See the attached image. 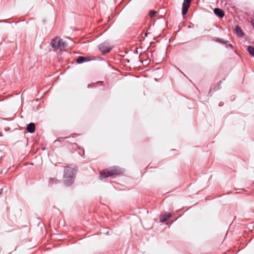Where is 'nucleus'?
Instances as JSON below:
<instances>
[{"instance_id": "obj_1", "label": "nucleus", "mask_w": 254, "mask_h": 254, "mask_svg": "<svg viewBox=\"0 0 254 254\" xmlns=\"http://www.w3.org/2000/svg\"><path fill=\"white\" fill-rule=\"evenodd\" d=\"M51 45L55 50L65 51L67 46V43L60 37H55L51 42Z\"/></svg>"}, {"instance_id": "obj_7", "label": "nucleus", "mask_w": 254, "mask_h": 254, "mask_svg": "<svg viewBox=\"0 0 254 254\" xmlns=\"http://www.w3.org/2000/svg\"><path fill=\"white\" fill-rule=\"evenodd\" d=\"M27 130L30 133H33L35 130V126L33 123L28 124L27 126Z\"/></svg>"}, {"instance_id": "obj_8", "label": "nucleus", "mask_w": 254, "mask_h": 254, "mask_svg": "<svg viewBox=\"0 0 254 254\" xmlns=\"http://www.w3.org/2000/svg\"><path fill=\"white\" fill-rule=\"evenodd\" d=\"M171 217V214L169 213L164 215H162L160 217V221L164 222Z\"/></svg>"}, {"instance_id": "obj_4", "label": "nucleus", "mask_w": 254, "mask_h": 254, "mask_svg": "<svg viewBox=\"0 0 254 254\" xmlns=\"http://www.w3.org/2000/svg\"><path fill=\"white\" fill-rule=\"evenodd\" d=\"M190 2L191 0H184L183 3L182 8V14L183 15H185L187 13L188 9L190 5Z\"/></svg>"}, {"instance_id": "obj_2", "label": "nucleus", "mask_w": 254, "mask_h": 254, "mask_svg": "<svg viewBox=\"0 0 254 254\" xmlns=\"http://www.w3.org/2000/svg\"><path fill=\"white\" fill-rule=\"evenodd\" d=\"M75 171L71 167H66L64 170V183L67 186L71 185L75 178Z\"/></svg>"}, {"instance_id": "obj_10", "label": "nucleus", "mask_w": 254, "mask_h": 254, "mask_svg": "<svg viewBox=\"0 0 254 254\" xmlns=\"http://www.w3.org/2000/svg\"><path fill=\"white\" fill-rule=\"evenodd\" d=\"M247 50L249 54L254 57V48L251 46H248Z\"/></svg>"}, {"instance_id": "obj_15", "label": "nucleus", "mask_w": 254, "mask_h": 254, "mask_svg": "<svg viewBox=\"0 0 254 254\" xmlns=\"http://www.w3.org/2000/svg\"><path fill=\"white\" fill-rule=\"evenodd\" d=\"M79 61H80V60H79V57L76 59V62H77V63H79Z\"/></svg>"}, {"instance_id": "obj_13", "label": "nucleus", "mask_w": 254, "mask_h": 254, "mask_svg": "<svg viewBox=\"0 0 254 254\" xmlns=\"http://www.w3.org/2000/svg\"><path fill=\"white\" fill-rule=\"evenodd\" d=\"M216 41L219 42V43H223V44H226L227 42H225L224 41H222L221 39H217Z\"/></svg>"}, {"instance_id": "obj_9", "label": "nucleus", "mask_w": 254, "mask_h": 254, "mask_svg": "<svg viewBox=\"0 0 254 254\" xmlns=\"http://www.w3.org/2000/svg\"><path fill=\"white\" fill-rule=\"evenodd\" d=\"M235 32L239 37H242L244 35V33L239 26H236Z\"/></svg>"}, {"instance_id": "obj_3", "label": "nucleus", "mask_w": 254, "mask_h": 254, "mask_svg": "<svg viewBox=\"0 0 254 254\" xmlns=\"http://www.w3.org/2000/svg\"><path fill=\"white\" fill-rule=\"evenodd\" d=\"M121 173V171L119 167L114 166L105 170L100 172V177L101 178H106L113 176L119 175Z\"/></svg>"}, {"instance_id": "obj_11", "label": "nucleus", "mask_w": 254, "mask_h": 254, "mask_svg": "<svg viewBox=\"0 0 254 254\" xmlns=\"http://www.w3.org/2000/svg\"><path fill=\"white\" fill-rule=\"evenodd\" d=\"M90 60L91 59L89 57L80 56V64L84 62L90 61Z\"/></svg>"}, {"instance_id": "obj_5", "label": "nucleus", "mask_w": 254, "mask_h": 254, "mask_svg": "<svg viewBox=\"0 0 254 254\" xmlns=\"http://www.w3.org/2000/svg\"><path fill=\"white\" fill-rule=\"evenodd\" d=\"M99 49L103 53L106 54L109 53L112 49V47H110L105 44H101L99 45Z\"/></svg>"}, {"instance_id": "obj_14", "label": "nucleus", "mask_w": 254, "mask_h": 254, "mask_svg": "<svg viewBox=\"0 0 254 254\" xmlns=\"http://www.w3.org/2000/svg\"><path fill=\"white\" fill-rule=\"evenodd\" d=\"M226 46L227 48H233V46L231 44H227Z\"/></svg>"}, {"instance_id": "obj_6", "label": "nucleus", "mask_w": 254, "mask_h": 254, "mask_svg": "<svg viewBox=\"0 0 254 254\" xmlns=\"http://www.w3.org/2000/svg\"><path fill=\"white\" fill-rule=\"evenodd\" d=\"M214 13L220 18H222L224 16V12L219 8H216L214 9Z\"/></svg>"}, {"instance_id": "obj_12", "label": "nucleus", "mask_w": 254, "mask_h": 254, "mask_svg": "<svg viewBox=\"0 0 254 254\" xmlns=\"http://www.w3.org/2000/svg\"><path fill=\"white\" fill-rule=\"evenodd\" d=\"M156 13L157 11L154 10H151L149 12V15L150 17H153Z\"/></svg>"}]
</instances>
